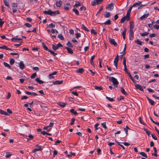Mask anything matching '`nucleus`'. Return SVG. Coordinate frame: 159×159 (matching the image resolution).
<instances>
[{
    "label": "nucleus",
    "mask_w": 159,
    "mask_h": 159,
    "mask_svg": "<svg viewBox=\"0 0 159 159\" xmlns=\"http://www.w3.org/2000/svg\"><path fill=\"white\" fill-rule=\"evenodd\" d=\"M43 13L45 15H48L52 16H55L56 15L58 14L59 13L58 11H53L51 9H49L48 11H43Z\"/></svg>",
    "instance_id": "obj_1"
},
{
    "label": "nucleus",
    "mask_w": 159,
    "mask_h": 159,
    "mask_svg": "<svg viewBox=\"0 0 159 159\" xmlns=\"http://www.w3.org/2000/svg\"><path fill=\"white\" fill-rule=\"evenodd\" d=\"M109 80L112 83L113 85L115 87H117L119 82L116 78L114 77H109Z\"/></svg>",
    "instance_id": "obj_2"
},
{
    "label": "nucleus",
    "mask_w": 159,
    "mask_h": 159,
    "mask_svg": "<svg viewBox=\"0 0 159 159\" xmlns=\"http://www.w3.org/2000/svg\"><path fill=\"white\" fill-rule=\"evenodd\" d=\"M103 2V0H93L91 2V5L93 6H95L96 4L98 5Z\"/></svg>",
    "instance_id": "obj_3"
},
{
    "label": "nucleus",
    "mask_w": 159,
    "mask_h": 159,
    "mask_svg": "<svg viewBox=\"0 0 159 159\" xmlns=\"http://www.w3.org/2000/svg\"><path fill=\"white\" fill-rule=\"evenodd\" d=\"M63 47V45L60 43H58L57 45L55 46L54 45H52V48L54 50H57L59 48Z\"/></svg>",
    "instance_id": "obj_4"
},
{
    "label": "nucleus",
    "mask_w": 159,
    "mask_h": 159,
    "mask_svg": "<svg viewBox=\"0 0 159 159\" xmlns=\"http://www.w3.org/2000/svg\"><path fill=\"white\" fill-rule=\"evenodd\" d=\"M109 41L110 43L112 45H113L115 46H117V43L115 42L114 39H112L111 38H109Z\"/></svg>",
    "instance_id": "obj_5"
},
{
    "label": "nucleus",
    "mask_w": 159,
    "mask_h": 159,
    "mask_svg": "<svg viewBox=\"0 0 159 159\" xmlns=\"http://www.w3.org/2000/svg\"><path fill=\"white\" fill-rule=\"evenodd\" d=\"M119 60V56L117 54L116 57L114 62V64L115 66L116 67V69H117V63L118 62Z\"/></svg>",
    "instance_id": "obj_6"
},
{
    "label": "nucleus",
    "mask_w": 159,
    "mask_h": 159,
    "mask_svg": "<svg viewBox=\"0 0 159 159\" xmlns=\"http://www.w3.org/2000/svg\"><path fill=\"white\" fill-rule=\"evenodd\" d=\"M113 3H111L107 5L106 8L107 9L109 10L110 11H111L113 9Z\"/></svg>",
    "instance_id": "obj_7"
},
{
    "label": "nucleus",
    "mask_w": 159,
    "mask_h": 159,
    "mask_svg": "<svg viewBox=\"0 0 159 159\" xmlns=\"http://www.w3.org/2000/svg\"><path fill=\"white\" fill-rule=\"evenodd\" d=\"M134 39V32L133 31L129 30V39L130 40H132Z\"/></svg>",
    "instance_id": "obj_8"
},
{
    "label": "nucleus",
    "mask_w": 159,
    "mask_h": 159,
    "mask_svg": "<svg viewBox=\"0 0 159 159\" xmlns=\"http://www.w3.org/2000/svg\"><path fill=\"white\" fill-rule=\"evenodd\" d=\"M19 65L20 68L21 70L23 69L25 67V65L22 61H20Z\"/></svg>",
    "instance_id": "obj_9"
},
{
    "label": "nucleus",
    "mask_w": 159,
    "mask_h": 159,
    "mask_svg": "<svg viewBox=\"0 0 159 159\" xmlns=\"http://www.w3.org/2000/svg\"><path fill=\"white\" fill-rule=\"evenodd\" d=\"M57 72L56 71H54L52 73L49 74L48 77L49 79H51L54 78V76H53V75H55L57 74Z\"/></svg>",
    "instance_id": "obj_10"
},
{
    "label": "nucleus",
    "mask_w": 159,
    "mask_h": 159,
    "mask_svg": "<svg viewBox=\"0 0 159 159\" xmlns=\"http://www.w3.org/2000/svg\"><path fill=\"white\" fill-rule=\"evenodd\" d=\"M65 48L67 50L68 53L71 54H72L73 53V50L71 48L67 47H66Z\"/></svg>",
    "instance_id": "obj_11"
},
{
    "label": "nucleus",
    "mask_w": 159,
    "mask_h": 159,
    "mask_svg": "<svg viewBox=\"0 0 159 159\" xmlns=\"http://www.w3.org/2000/svg\"><path fill=\"white\" fill-rule=\"evenodd\" d=\"M63 82V80H57L55 81H54L53 82V84L54 85L57 84H62Z\"/></svg>",
    "instance_id": "obj_12"
},
{
    "label": "nucleus",
    "mask_w": 159,
    "mask_h": 159,
    "mask_svg": "<svg viewBox=\"0 0 159 159\" xmlns=\"http://www.w3.org/2000/svg\"><path fill=\"white\" fill-rule=\"evenodd\" d=\"M25 93H26L27 94L29 95H32L34 96H36L37 95V94L34 92H31L27 91H26L25 92Z\"/></svg>",
    "instance_id": "obj_13"
},
{
    "label": "nucleus",
    "mask_w": 159,
    "mask_h": 159,
    "mask_svg": "<svg viewBox=\"0 0 159 159\" xmlns=\"http://www.w3.org/2000/svg\"><path fill=\"white\" fill-rule=\"evenodd\" d=\"M62 4V2L61 0H59L57 1L56 6L58 7H60Z\"/></svg>",
    "instance_id": "obj_14"
},
{
    "label": "nucleus",
    "mask_w": 159,
    "mask_h": 159,
    "mask_svg": "<svg viewBox=\"0 0 159 159\" xmlns=\"http://www.w3.org/2000/svg\"><path fill=\"white\" fill-rule=\"evenodd\" d=\"M135 86L137 89H139L141 91H143V87L140 85L137 84L135 85Z\"/></svg>",
    "instance_id": "obj_15"
},
{
    "label": "nucleus",
    "mask_w": 159,
    "mask_h": 159,
    "mask_svg": "<svg viewBox=\"0 0 159 159\" xmlns=\"http://www.w3.org/2000/svg\"><path fill=\"white\" fill-rule=\"evenodd\" d=\"M134 27V24L133 22H130V30H129L133 31V29Z\"/></svg>",
    "instance_id": "obj_16"
},
{
    "label": "nucleus",
    "mask_w": 159,
    "mask_h": 159,
    "mask_svg": "<svg viewBox=\"0 0 159 159\" xmlns=\"http://www.w3.org/2000/svg\"><path fill=\"white\" fill-rule=\"evenodd\" d=\"M148 15L149 14L148 13L144 14L143 16H142L141 17H140V19L141 20H142L144 19L147 18L148 16Z\"/></svg>",
    "instance_id": "obj_17"
},
{
    "label": "nucleus",
    "mask_w": 159,
    "mask_h": 159,
    "mask_svg": "<svg viewBox=\"0 0 159 159\" xmlns=\"http://www.w3.org/2000/svg\"><path fill=\"white\" fill-rule=\"evenodd\" d=\"M70 4L69 3H67L65 5L64 9L66 10H68L69 9Z\"/></svg>",
    "instance_id": "obj_18"
},
{
    "label": "nucleus",
    "mask_w": 159,
    "mask_h": 159,
    "mask_svg": "<svg viewBox=\"0 0 159 159\" xmlns=\"http://www.w3.org/2000/svg\"><path fill=\"white\" fill-rule=\"evenodd\" d=\"M0 113L2 115H4L6 116H8L9 115V113H7V112L5 111H4L1 109H0Z\"/></svg>",
    "instance_id": "obj_19"
},
{
    "label": "nucleus",
    "mask_w": 159,
    "mask_h": 159,
    "mask_svg": "<svg viewBox=\"0 0 159 159\" xmlns=\"http://www.w3.org/2000/svg\"><path fill=\"white\" fill-rule=\"evenodd\" d=\"M141 3V2L138 1L137 2L134 3L133 5H132V7H136L138 6H139Z\"/></svg>",
    "instance_id": "obj_20"
},
{
    "label": "nucleus",
    "mask_w": 159,
    "mask_h": 159,
    "mask_svg": "<svg viewBox=\"0 0 159 159\" xmlns=\"http://www.w3.org/2000/svg\"><path fill=\"white\" fill-rule=\"evenodd\" d=\"M104 15L105 17L109 18L110 16V12H105Z\"/></svg>",
    "instance_id": "obj_21"
},
{
    "label": "nucleus",
    "mask_w": 159,
    "mask_h": 159,
    "mask_svg": "<svg viewBox=\"0 0 159 159\" xmlns=\"http://www.w3.org/2000/svg\"><path fill=\"white\" fill-rule=\"evenodd\" d=\"M134 42L137 43L138 44H139L140 45H142V42L139 39H137L136 40H135Z\"/></svg>",
    "instance_id": "obj_22"
},
{
    "label": "nucleus",
    "mask_w": 159,
    "mask_h": 159,
    "mask_svg": "<svg viewBox=\"0 0 159 159\" xmlns=\"http://www.w3.org/2000/svg\"><path fill=\"white\" fill-rule=\"evenodd\" d=\"M121 92L122 93L125 95H128L127 93L125 92L124 89L123 87H121Z\"/></svg>",
    "instance_id": "obj_23"
},
{
    "label": "nucleus",
    "mask_w": 159,
    "mask_h": 159,
    "mask_svg": "<svg viewBox=\"0 0 159 159\" xmlns=\"http://www.w3.org/2000/svg\"><path fill=\"white\" fill-rule=\"evenodd\" d=\"M42 45L44 49L48 51L49 49H48V48L46 46L45 44L43 42H42Z\"/></svg>",
    "instance_id": "obj_24"
},
{
    "label": "nucleus",
    "mask_w": 159,
    "mask_h": 159,
    "mask_svg": "<svg viewBox=\"0 0 159 159\" xmlns=\"http://www.w3.org/2000/svg\"><path fill=\"white\" fill-rule=\"evenodd\" d=\"M39 148H38V149L35 148V149H34L32 151V152L34 153L37 151H41L42 150V149L41 148V146H39Z\"/></svg>",
    "instance_id": "obj_25"
},
{
    "label": "nucleus",
    "mask_w": 159,
    "mask_h": 159,
    "mask_svg": "<svg viewBox=\"0 0 159 159\" xmlns=\"http://www.w3.org/2000/svg\"><path fill=\"white\" fill-rule=\"evenodd\" d=\"M147 99L149 102V103L152 105H153L154 104V102L153 100H152L150 99L148 97H147Z\"/></svg>",
    "instance_id": "obj_26"
},
{
    "label": "nucleus",
    "mask_w": 159,
    "mask_h": 159,
    "mask_svg": "<svg viewBox=\"0 0 159 159\" xmlns=\"http://www.w3.org/2000/svg\"><path fill=\"white\" fill-rule=\"evenodd\" d=\"M83 71H84V70L83 68H80V69H78L76 70L77 72L79 73L80 74L82 73H83Z\"/></svg>",
    "instance_id": "obj_27"
},
{
    "label": "nucleus",
    "mask_w": 159,
    "mask_h": 159,
    "mask_svg": "<svg viewBox=\"0 0 159 159\" xmlns=\"http://www.w3.org/2000/svg\"><path fill=\"white\" fill-rule=\"evenodd\" d=\"M12 154L8 152H6V157L7 158H9L11 157Z\"/></svg>",
    "instance_id": "obj_28"
},
{
    "label": "nucleus",
    "mask_w": 159,
    "mask_h": 159,
    "mask_svg": "<svg viewBox=\"0 0 159 159\" xmlns=\"http://www.w3.org/2000/svg\"><path fill=\"white\" fill-rule=\"evenodd\" d=\"M58 104L62 107H64L66 105V104L64 102L59 103H58Z\"/></svg>",
    "instance_id": "obj_29"
},
{
    "label": "nucleus",
    "mask_w": 159,
    "mask_h": 159,
    "mask_svg": "<svg viewBox=\"0 0 159 159\" xmlns=\"http://www.w3.org/2000/svg\"><path fill=\"white\" fill-rule=\"evenodd\" d=\"M35 81L39 84H43V82L40 80L39 78H37L35 79Z\"/></svg>",
    "instance_id": "obj_30"
},
{
    "label": "nucleus",
    "mask_w": 159,
    "mask_h": 159,
    "mask_svg": "<svg viewBox=\"0 0 159 159\" xmlns=\"http://www.w3.org/2000/svg\"><path fill=\"white\" fill-rule=\"evenodd\" d=\"M70 111L71 113H73L75 115H77L78 114V113H77L76 111H75V110L74 109H71Z\"/></svg>",
    "instance_id": "obj_31"
},
{
    "label": "nucleus",
    "mask_w": 159,
    "mask_h": 159,
    "mask_svg": "<svg viewBox=\"0 0 159 159\" xmlns=\"http://www.w3.org/2000/svg\"><path fill=\"white\" fill-rule=\"evenodd\" d=\"M3 2L5 6L8 7H9V3L7 0H4Z\"/></svg>",
    "instance_id": "obj_32"
},
{
    "label": "nucleus",
    "mask_w": 159,
    "mask_h": 159,
    "mask_svg": "<svg viewBox=\"0 0 159 159\" xmlns=\"http://www.w3.org/2000/svg\"><path fill=\"white\" fill-rule=\"evenodd\" d=\"M143 129L144 131L146 132V133L148 134V135L149 136L151 133L150 132L148 129L145 128H144Z\"/></svg>",
    "instance_id": "obj_33"
},
{
    "label": "nucleus",
    "mask_w": 159,
    "mask_h": 159,
    "mask_svg": "<svg viewBox=\"0 0 159 159\" xmlns=\"http://www.w3.org/2000/svg\"><path fill=\"white\" fill-rule=\"evenodd\" d=\"M111 24V21L110 19L106 21H105L104 23V24L105 25H110Z\"/></svg>",
    "instance_id": "obj_34"
},
{
    "label": "nucleus",
    "mask_w": 159,
    "mask_h": 159,
    "mask_svg": "<svg viewBox=\"0 0 159 159\" xmlns=\"http://www.w3.org/2000/svg\"><path fill=\"white\" fill-rule=\"evenodd\" d=\"M132 8V6H131L130 7H129V9L128 10V11H127V15H130V13L131 11Z\"/></svg>",
    "instance_id": "obj_35"
},
{
    "label": "nucleus",
    "mask_w": 159,
    "mask_h": 159,
    "mask_svg": "<svg viewBox=\"0 0 159 159\" xmlns=\"http://www.w3.org/2000/svg\"><path fill=\"white\" fill-rule=\"evenodd\" d=\"M12 41L22 40V39L20 38H13L11 39Z\"/></svg>",
    "instance_id": "obj_36"
},
{
    "label": "nucleus",
    "mask_w": 159,
    "mask_h": 159,
    "mask_svg": "<svg viewBox=\"0 0 159 159\" xmlns=\"http://www.w3.org/2000/svg\"><path fill=\"white\" fill-rule=\"evenodd\" d=\"M48 51L52 55L54 56H55L57 55V53H55L54 51L50 50H49Z\"/></svg>",
    "instance_id": "obj_37"
},
{
    "label": "nucleus",
    "mask_w": 159,
    "mask_h": 159,
    "mask_svg": "<svg viewBox=\"0 0 159 159\" xmlns=\"http://www.w3.org/2000/svg\"><path fill=\"white\" fill-rule=\"evenodd\" d=\"M58 37L61 40H63L64 39L63 35L61 34L58 35Z\"/></svg>",
    "instance_id": "obj_38"
},
{
    "label": "nucleus",
    "mask_w": 159,
    "mask_h": 159,
    "mask_svg": "<svg viewBox=\"0 0 159 159\" xmlns=\"http://www.w3.org/2000/svg\"><path fill=\"white\" fill-rule=\"evenodd\" d=\"M140 154L142 156L145 157L146 158H147V156L144 152H141L140 153Z\"/></svg>",
    "instance_id": "obj_39"
},
{
    "label": "nucleus",
    "mask_w": 159,
    "mask_h": 159,
    "mask_svg": "<svg viewBox=\"0 0 159 159\" xmlns=\"http://www.w3.org/2000/svg\"><path fill=\"white\" fill-rule=\"evenodd\" d=\"M82 26L83 29H84L85 31H86L88 32H89V30L88 29V28L86 27L84 24L82 25Z\"/></svg>",
    "instance_id": "obj_40"
},
{
    "label": "nucleus",
    "mask_w": 159,
    "mask_h": 159,
    "mask_svg": "<svg viewBox=\"0 0 159 159\" xmlns=\"http://www.w3.org/2000/svg\"><path fill=\"white\" fill-rule=\"evenodd\" d=\"M4 65L5 66L7 67L9 69H11V66H10V65L8 63H7L6 62H4Z\"/></svg>",
    "instance_id": "obj_41"
},
{
    "label": "nucleus",
    "mask_w": 159,
    "mask_h": 159,
    "mask_svg": "<svg viewBox=\"0 0 159 159\" xmlns=\"http://www.w3.org/2000/svg\"><path fill=\"white\" fill-rule=\"evenodd\" d=\"M15 62V60L13 58H11L10 59V63L11 65H13Z\"/></svg>",
    "instance_id": "obj_42"
},
{
    "label": "nucleus",
    "mask_w": 159,
    "mask_h": 159,
    "mask_svg": "<svg viewBox=\"0 0 159 159\" xmlns=\"http://www.w3.org/2000/svg\"><path fill=\"white\" fill-rule=\"evenodd\" d=\"M73 11L76 15H78L79 14V11L77 9L74 8L73 9Z\"/></svg>",
    "instance_id": "obj_43"
},
{
    "label": "nucleus",
    "mask_w": 159,
    "mask_h": 159,
    "mask_svg": "<svg viewBox=\"0 0 159 159\" xmlns=\"http://www.w3.org/2000/svg\"><path fill=\"white\" fill-rule=\"evenodd\" d=\"M124 17H125V20H126L127 21L129 20L130 18L129 15H127V14L126 16H124Z\"/></svg>",
    "instance_id": "obj_44"
},
{
    "label": "nucleus",
    "mask_w": 159,
    "mask_h": 159,
    "mask_svg": "<svg viewBox=\"0 0 159 159\" xmlns=\"http://www.w3.org/2000/svg\"><path fill=\"white\" fill-rule=\"evenodd\" d=\"M2 49H5L7 50H12V49L8 48L5 45L3 46H2Z\"/></svg>",
    "instance_id": "obj_45"
},
{
    "label": "nucleus",
    "mask_w": 159,
    "mask_h": 159,
    "mask_svg": "<svg viewBox=\"0 0 159 159\" xmlns=\"http://www.w3.org/2000/svg\"><path fill=\"white\" fill-rule=\"evenodd\" d=\"M95 89L98 90H102V87H98L97 86H95Z\"/></svg>",
    "instance_id": "obj_46"
},
{
    "label": "nucleus",
    "mask_w": 159,
    "mask_h": 159,
    "mask_svg": "<svg viewBox=\"0 0 159 159\" xmlns=\"http://www.w3.org/2000/svg\"><path fill=\"white\" fill-rule=\"evenodd\" d=\"M149 33L147 32H144L140 34V35L142 36H147L148 34Z\"/></svg>",
    "instance_id": "obj_47"
},
{
    "label": "nucleus",
    "mask_w": 159,
    "mask_h": 159,
    "mask_svg": "<svg viewBox=\"0 0 159 159\" xmlns=\"http://www.w3.org/2000/svg\"><path fill=\"white\" fill-rule=\"evenodd\" d=\"M81 5V3L80 2L78 1H76L75 2V6L76 7L80 6Z\"/></svg>",
    "instance_id": "obj_48"
},
{
    "label": "nucleus",
    "mask_w": 159,
    "mask_h": 159,
    "mask_svg": "<svg viewBox=\"0 0 159 159\" xmlns=\"http://www.w3.org/2000/svg\"><path fill=\"white\" fill-rule=\"evenodd\" d=\"M103 9V7L102 6H101L100 8V9L98 12H97V13L96 14V15H97L98 14H99L100 12Z\"/></svg>",
    "instance_id": "obj_49"
},
{
    "label": "nucleus",
    "mask_w": 159,
    "mask_h": 159,
    "mask_svg": "<svg viewBox=\"0 0 159 159\" xmlns=\"http://www.w3.org/2000/svg\"><path fill=\"white\" fill-rule=\"evenodd\" d=\"M102 125L105 129H106L107 128V127L106 126V123L105 122L102 123Z\"/></svg>",
    "instance_id": "obj_50"
},
{
    "label": "nucleus",
    "mask_w": 159,
    "mask_h": 159,
    "mask_svg": "<svg viewBox=\"0 0 159 159\" xmlns=\"http://www.w3.org/2000/svg\"><path fill=\"white\" fill-rule=\"evenodd\" d=\"M126 30L125 28H124V30L122 33V35L123 36H125Z\"/></svg>",
    "instance_id": "obj_51"
},
{
    "label": "nucleus",
    "mask_w": 159,
    "mask_h": 159,
    "mask_svg": "<svg viewBox=\"0 0 159 159\" xmlns=\"http://www.w3.org/2000/svg\"><path fill=\"white\" fill-rule=\"evenodd\" d=\"M125 17H123L121 19V20L120 21V22L121 23H123L125 22Z\"/></svg>",
    "instance_id": "obj_52"
},
{
    "label": "nucleus",
    "mask_w": 159,
    "mask_h": 159,
    "mask_svg": "<svg viewBox=\"0 0 159 159\" xmlns=\"http://www.w3.org/2000/svg\"><path fill=\"white\" fill-rule=\"evenodd\" d=\"M106 98L110 102H113L114 101V100L113 98H111L107 96H106Z\"/></svg>",
    "instance_id": "obj_53"
},
{
    "label": "nucleus",
    "mask_w": 159,
    "mask_h": 159,
    "mask_svg": "<svg viewBox=\"0 0 159 159\" xmlns=\"http://www.w3.org/2000/svg\"><path fill=\"white\" fill-rule=\"evenodd\" d=\"M37 74L36 73H33L31 76V78L32 79L34 78L36 76Z\"/></svg>",
    "instance_id": "obj_54"
},
{
    "label": "nucleus",
    "mask_w": 159,
    "mask_h": 159,
    "mask_svg": "<svg viewBox=\"0 0 159 159\" xmlns=\"http://www.w3.org/2000/svg\"><path fill=\"white\" fill-rule=\"evenodd\" d=\"M102 60L101 59L99 58V66L100 68L102 67Z\"/></svg>",
    "instance_id": "obj_55"
},
{
    "label": "nucleus",
    "mask_w": 159,
    "mask_h": 159,
    "mask_svg": "<svg viewBox=\"0 0 159 159\" xmlns=\"http://www.w3.org/2000/svg\"><path fill=\"white\" fill-rule=\"evenodd\" d=\"M91 33L95 35H96L97 34V33L96 32L95 30L94 29H92L91 31Z\"/></svg>",
    "instance_id": "obj_56"
},
{
    "label": "nucleus",
    "mask_w": 159,
    "mask_h": 159,
    "mask_svg": "<svg viewBox=\"0 0 159 159\" xmlns=\"http://www.w3.org/2000/svg\"><path fill=\"white\" fill-rule=\"evenodd\" d=\"M75 36L76 37V38L77 39H78L80 37L81 34L80 33H77L75 34Z\"/></svg>",
    "instance_id": "obj_57"
},
{
    "label": "nucleus",
    "mask_w": 159,
    "mask_h": 159,
    "mask_svg": "<svg viewBox=\"0 0 159 159\" xmlns=\"http://www.w3.org/2000/svg\"><path fill=\"white\" fill-rule=\"evenodd\" d=\"M67 45L70 47L72 48L73 47L71 43L70 42H68V43H67Z\"/></svg>",
    "instance_id": "obj_58"
},
{
    "label": "nucleus",
    "mask_w": 159,
    "mask_h": 159,
    "mask_svg": "<svg viewBox=\"0 0 159 159\" xmlns=\"http://www.w3.org/2000/svg\"><path fill=\"white\" fill-rule=\"evenodd\" d=\"M151 136L153 139H154L155 140H157V138L156 136H155L153 134H151Z\"/></svg>",
    "instance_id": "obj_59"
},
{
    "label": "nucleus",
    "mask_w": 159,
    "mask_h": 159,
    "mask_svg": "<svg viewBox=\"0 0 159 159\" xmlns=\"http://www.w3.org/2000/svg\"><path fill=\"white\" fill-rule=\"evenodd\" d=\"M48 26L50 28L54 27L55 26V25L53 24L52 23H51V24H49L48 25Z\"/></svg>",
    "instance_id": "obj_60"
},
{
    "label": "nucleus",
    "mask_w": 159,
    "mask_h": 159,
    "mask_svg": "<svg viewBox=\"0 0 159 159\" xmlns=\"http://www.w3.org/2000/svg\"><path fill=\"white\" fill-rule=\"evenodd\" d=\"M25 25L26 26L28 27H30L32 26V25L28 23H26Z\"/></svg>",
    "instance_id": "obj_61"
},
{
    "label": "nucleus",
    "mask_w": 159,
    "mask_h": 159,
    "mask_svg": "<svg viewBox=\"0 0 159 159\" xmlns=\"http://www.w3.org/2000/svg\"><path fill=\"white\" fill-rule=\"evenodd\" d=\"M75 119L74 118H73L71 120V122L70 123V125H73L74 123V122L75 121Z\"/></svg>",
    "instance_id": "obj_62"
},
{
    "label": "nucleus",
    "mask_w": 159,
    "mask_h": 159,
    "mask_svg": "<svg viewBox=\"0 0 159 159\" xmlns=\"http://www.w3.org/2000/svg\"><path fill=\"white\" fill-rule=\"evenodd\" d=\"M123 99H124V98L123 97H122L121 96H120L119 97H118L117 98V99L118 100H121Z\"/></svg>",
    "instance_id": "obj_63"
},
{
    "label": "nucleus",
    "mask_w": 159,
    "mask_h": 159,
    "mask_svg": "<svg viewBox=\"0 0 159 159\" xmlns=\"http://www.w3.org/2000/svg\"><path fill=\"white\" fill-rule=\"evenodd\" d=\"M153 27L155 29L157 30L159 29V25H155L153 26Z\"/></svg>",
    "instance_id": "obj_64"
}]
</instances>
